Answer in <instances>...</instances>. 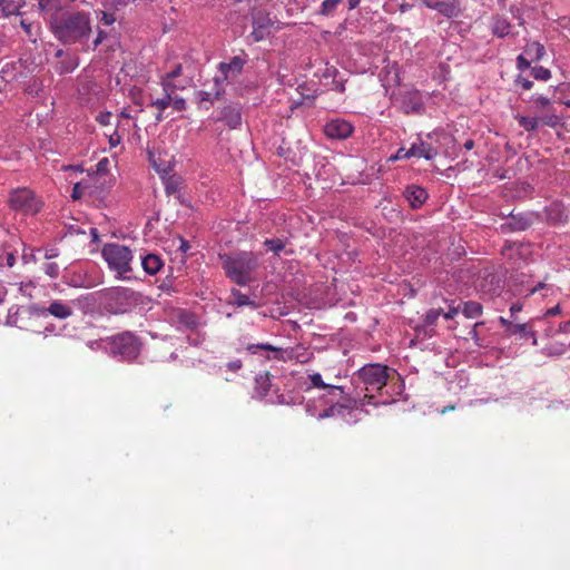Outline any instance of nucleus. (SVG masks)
I'll list each match as a JSON object with an SVG mask.
<instances>
[{
    "mask_svg": "<svg viewBox=\"0 0 570 570\" xmlns=\"http://www.w3.org/2000/svg\"><path fill=\"white\" fill-rule=\"evenodd\" d=\"M91 17L86 11L66 10L51 14L49 24L55 38L62 45H80L82 51H89V38L92 33Z\"/></svg>",
    "mask_w": 570,
    "mask_h": 570,
    "instance_id": "f257e3e1",
    "label": "nucleus"
},
{
    "mask_svg": "<svg viewBox=\"0 0 570 570\" xmlns=\"http://www.w3.org/2000/svg\"><path fill=\"white\" fill-rule=\"evenodd\" d=\"M222 268L226 276L239 286H246L256 281V272L261 257L253 252L219 254Z\"/></svg>",
    "mask_w": 570,
    "mask_h": 570,
    "instance_id": "f03ea898",
    "label": "nucleus"
},
{
    "mask_svg": "<svg viewBox=\"0 0 570 570\" xmlns=\"http://www.w3.org/2000/svg\"><path fill=\"white\" fill-rule=\"evenodd\" d=\"M146 297L131 288L112 287L99 293L100 307L109 314L120 315L131 312L139 305H144Z\"/></svg>",
    "mask_w": 570,
    "mask_h": 570,
    "instance_id": "7ed1b4c3",
    "label": "nucleus"
},
{
    "mask_svg": "<svg viewBox=\"0 0 570 570\" xmlns=\"http://www.w3.org/2000/svg\"><path fill=\"white\" fill-rule=\"evenodd\" d=\"M106 342L105 350L112 356L121 361H135L142 347L140 338L130 331H124L112 336L104 338Z\"/></svg>",
    "mask_w": 570,
    "mask_h": 570,
    "instance_id": "20e7f679",
    "label": "nucleus"
},
{
    "mask_svg": "<svg viewBox=\"0 0 570 570\" xmlns=\"http://www.w3.org/2000/svg\"><path fill=\"white\" fill-rule=\"evenodd\" d=\"M353 380L363 384L367 392H379L387 384L389 368L379 363L366 364L354 374Z\"/></svg>",
    "mask_w": 570,
    "mask_h": 570,
    "instance_id": "39448f33",
    "label": "nucleus"
},
{
    "mask_svg": "<svg viewBox=\"0 0 570 570\" xmlns=\"http://www.w3.org/2000/svg\"><path fill=\"white\" fill-rule=\"evenodd\" d=\"M102 257L108 263V266L124 278H126V274L131 271L130 262L132 254L127 246L106 244L102 248Z\"/></svg>",
    "mask_w": 570,
    "mask_h": 570,
    "instance_id": "423d86ee",
    "label": "nucleus"
},
{
    "mask_svg": "<svg viewBox=\"0 0 570 570\" xmlns=\"http://www.w3.org/2000/svg\"><path fill=\"white\" fill-rule=\"evenodd\" d=\"M11 209L23 215H36L42 207V202L29 188H18L10 193Z\"/></svg>",
    "mask_w": 570,
    "mask_h": 570,
    "instance_id": "0eeeda50",
    "label": "nucleus"
},
{
    "mask_svg": "<svg viewBox=\"0 0 570 570\" xmlns=\"http://www.w3.org/2000/svg\"><path fill=\"white\" fill-rule=\"evenodd\" d=\"M360 411L337 403L322 411L318 414V420L326 417H341L345 423L353 424L360 420Z\"/></svg>",
    "mask_w": 570,
    "mask_h": 570,
    "instance_id": "6e6552de",
    "label": "nucleus"
},
{
    "mask_svg": "<svg viewBox=\"0 0 570 570\" xmlns=\"http://www.w3.org/2000/svg\"><path fill=\"white\" fill-rule=\"evenodd\" d=\"M354 127L344 119H332L324 126L325 135L331 139H346L353 134Z\"/></svg>",
    "mask_w": 570,
    "mask_h": 570,
    "instance_id": "1a4fd4ad",
    "label": "nucleus"
},
{
    "mask_svg": "<svg viewBox=\"0 0 570 570\" xmlns=\"http://www.w3.org/2000/svg\"><path fill=\"white\" fill-rule=\"evenodd\" d=\"M214 83V88L210 91L199 90L196 94V99L199 108H204L206 110L209 109L210 106L214 105L215 101L219 100L224 94V89L222 86V81L218 77H216Z\"/></svg>",
    "mask_w": 570,
    "mask_h": 570,
    "instance_id": "9d476101",
    "label": "nucleus"
},
{
    "mask_svg": "<svg viewBox=\"0 0 570 570\" xmlns=\"http://www.w3.org/2000/svg\"><path fill=\"white\" fill-rule=\"evenodd\" d=\"M403 197L412 209L421 208L429 198L425 188L419 185H407L403 190Z\"/></svg>",
    "mask_w": 570,
    "mask_h": 570,
    "instance_id": "9b49d317",
    "label": "nucleus"
},
{
    "mask_svg": "<svg viewBox=\"0 0 570 570\" xmlns=\"http://www.w3.org/2000/svg\"><path fill=\"white\" fill-rule=\"evenodd\" d=\"M245 62H246V60L238 56L233 57L229 60V62H220L218 65V69L223 76L222 78H219L222 83L225 80H228L230 78H235L236 76H238L243 70Z\"/></svg>",
    "mask_w": 570,
    "mask_h": 570,
    "instance_id": "f8f14e48",
    "label": "nucleus"
},
{
    "mask_svg": "<svg viewBox=\"0 0 570 570\" xmlns=\"http://www.w3.org/2000/svg\"><path fill=\"white\" fill-rule=\"evenodd\" d=\"M46 311L49 312L50 316L60 321L67 320L73 315L72 303L61 299L51 301L46 307Z\"/></svg>",
    "mask_w": 570,
    "mask_h": 570,
    "instance_id": "ddd939ff",
    "label": "nucleus"
},
{
    "mask_svg": "<svg viewBox=\"0 0 570 570\" xmlns=\"http://www.w3.org/2000/svg\"><path fill=\"white\" fill-rule=\"evenodd\" d=\"M220 121H225L230 129H236L242 124L240 108L238 105L230 104L225 106L218 118Z\"/></svg>",
    "mask_w": 570,
    "mask_h": 570,
    "instance_id": "4468645a",
    "label": "nucleus"
},
{
    "mask_svg": "<svg viewBox=\"0 0 570 570\" xmlns=\"http://www.w3.org/2000/svg\"><path fill=\"white\" fill-rule=\"evenodd\" d=\"M271 20L267 17H255L253 20V31L250 38L253 41L258 42L264 40L269 35Z\"/></svg>",
    "mask_w": 570,
    "mask_h": 570,
    "instance_id": "2eb2a0df",
    "label": "nucleus"
},
{
    "mask_svg": "<svg viewBox=\"0 0 570 570\" xmlns=\"http://www.w3.org/2000/svg\"><path fill=\"white\" fill-rule=\"evenodd\" d=\"M438 155V151L434 147L429 144L420 142L413 144L410 149L404 153V158L410 157H423L428 160L433 159Z\"/></svg>",
    "mask_w": 570,
    "mask_h": 570,
    "instance_id": "dca6fc26",
    "label": "nucleus"
},
{
    "mask_svg": "<svg viewBox=\"0 0 570 570\" xmlns=\"http://www.w3.org/2000/svg\"><path fill=\"white\" fill-rule=\"evenodd\" d=\"M532 224V219L527 214L511 215V219L502 225V229L509 232L525 230Z\"/></svg>",
    "mask_w": 570,
    "mask_h": 570,
    "instance_id": "f3484780",
    "label": "nucleus"
},
{
    "mask_svg": "<svg viewBox=\"0 0 570 570\" xmlns=\"http://www.w3.org/2000/svg\"><path fill=\"white\" fill-rule=\"evenodd\" d=\"M511 22L503 16H494L492 18L491 31L498 38L507 37L511 31Z\"/></svg>",
    "mask_w": 570,
    "mask_h": 570,
    "instance_id": "a211bd4d",
    "label": "nucleus"
},
{
    "mask_svg": "<svg viewBox=\"0 0 570 570\" xmlns=\"http://www.w3.org/2000/svg\"><path fill=\"white\" fill-rule=\"evenodd\" d=\"M308 379L313 387L325 389L330 395H341L344 393V389L342 386L325 383L320 373L309 374Z\"/></svg>",
    "mask_w": 570,
    "mask_h": 570,
    "instance_id": "6ab92c4d",
    "label": "nucleus"
},
{
    "mask_svg": "<svg viewBox=\"0 0 570 570\" xmlns=\"http://www.w3.org/2000/svg\"><path fill=\"white\" fill-rule=\"evenodd\" d=\"M183 72L181 65H176L174 69L168 72L161 80V86L164 91H176L178 89H183L184 86L177 85L174 82V79L179 77Z\"/></svg>",
    "mask_w": 570,
    "mask_h": 570,
    "instance_id": "aec40b11",
    "label": "nucleus"
},
{
    "mask_svg": "<svg viewBox=\"0 0 570 570\" xmlns=\"http://www.w3.org/2000/svg\"><path fill=\"white\" fill-rule=\"evenodd\" d=\"M428 7L438 10L448 18H453L459 14V9L453 1H438L434 3H428Z\"/></svg>",
    "mask_w": 570,
    "mask_h": 570,
    "instance_id": "412c9836",
    "label": "nucleus"
},
{
    "mask_svg": "<svg viewBox=\"0 0 570 570\" xmlns=\"http://www.w3.org/2000/svg\"><path fill=\"white\" fill-rule=\"evenodd\" d=\"M144 271L149 275H155L163 267V261L158 255L148 254L141 259Z\"/></svg>",
    "mask_w": 570,
    "mask_h": 570,
    "instance_id": "4be33fe9",
    "label": "nucleus"
},
{
    "mask_svg": "<svg viewBox=\"0 0 570 570\" xmlns=\"http://www.w3.org/2000/svg\"><path fill=\"white\" fill-rule=\"evenodd\" d=\"M229 304L237 307L249 306L253 309L258 307V304L249 298L246 294H243L239 289L233 288L230 292Z\"/></svg>",
    "mask_w": 570,
    "mask_h": 570,
    "instance_id": "5701e85b",
    "label": "nucleus"
},
{
    "mask_svg": "<svg viewBox=\"0 0 570 570\" xmlns=\"http://www.w3.org/2000/svg\"><path fill=\"white\" fill-rule=\"evenodd\" d=\"M523 51L531 61H540L546 55L544 46L538 41L528 42Z\"/></svg>",
    "mask_w": 570,
    "mask_h": 570,
    "instance_id": "b1692460",
    "label": "nucleus"
},
{
    "mask_svg": "<svg viewBox=\"0 0 570 570\" xmlns=\"http://www.w3.org/2000/svg\"><path fill=\"white\" fill-rule=\"evenodd\" d=\"M255 390L259 396H265L271 389V377L269 374L263 373L256 376L255 379Z\"/></svg>",
    "mask_w": 570,
    "mask_h": 570,
    "instance_id": "393cba45",
    "label": "nucleus"
},
{
    "mask_svg": "<svg viewBox=\"0 0 570 570\" xmlns=\"http://www.w3.org/2000/svg\"><path fill=\"white\" fill-rule=\"evenodd\" d=\"M482 305L474 301L463 303L462 313L466 318H476L482 315Z\"/></svg>",
    "mask_w": 570,
    "mask_h": 570,
    "instance_id": "a878e982",
    "label": "nucleus"
},
{
    "mask_svg": "<svg viewBox=\"0 0 570 570\" xmlns=\"http://www.w3.org/2000/svg\"><path fill=\"white\" fill-rule=\"evenodd\" d=\"M515 119L520 127H522L528 132L535 131L540 126V120L538 117H525L521 115H517Z\"/></svg>",
    "mask_w": 570,
    "mask_h": 570,
    "instance_id": "bb28decb",
    "label": "nucleus"
},
{
    "mask_svg": "<svg viewBox=\"0 0 570 570\" xmlns=\"http://www.w3.org/2000/svg\"><path fill=\"white\" fill-rule=\"evenodd\" d=\"M515 334H520L522 337L527 338V337H532L533 338V344L535 345L537 344V337H535V334L534 332L530 331L529 330V326L528 324H512V326H510V331L508 333V335H515Z\"/></svg>",
    "mask_w": 570,
    "mask_h": 570,
    "instance_id": "cd10ccee",
    "label": "nucleus"
},
{
    "mask_svg": "<svg viewBox=\"0 0 570 570\" xmlns=\"http://www.w3.org/2000/svg\"><path fill=\"white\" fill-rule=\"evenodd\" d=\"M441 314V308H431L425 313L422 322V328L424 330L425 334H428V328L432 327L436 323Z\"/></svg>",
    "mask_w": 570,
    "mask_h": 570,
    "instance_id": "c85d7f7f",
    "label": "nucleus"
},
{
    "mask_svg": "<svg viewBox=\"0 0 570 570\" xmlns=\"http://www.w3.org/2000/svg\"><path fill=\"white\" fill-rule=\"evenodd\" d=\"M402 108L406 114L419 112L422 109V104L416 100V95H407L403 99Z\"/></svg>",
    "mask_w": 570,
    "mask_h": 570,
    "instance_id": "c756f323",
    "label": "nucleus"
},
{
    "mask_svg": "<svg viewBox=\"0 0 570 570\" xmlns=\"http://www.w3.org/2000/svg\"><path fill=\"white\" fill-rule=\"evenodd\" d=\"M341 3L342 0H324L318 13L324 17H332Z\"/></svg>",
    "mask_w": 570,
    "mask_h": 570,
    "instance_id": "7c9ffc66",
    "label": "nucleus"
},
{
    "mask_svg": "<svg viewBox=\"0 0 570 570\" xmlns=\"http://www.w3.org/2000/svg\"><path fill=\"white\" fill-rule=\"evenodd\" d=\"M175 91H165V96L163 98H158L151 102V106L156 107L158 110L164 111L171 105L173 94Z\"/></svg>",
    "mask_w": 570,
    "mask_h": 570,
    "instance_id": "2f4dec72",
    "label": "nucleus"
},
{
    "mask_svg": "<svg viewBox=\"0 0 570 570\" xmlns=\"http://www.w3.org/2000/svg\"><path fill=\"white\" fill-rule=\"evenodd\" d=\"M264 246L267 248V250L278 255L285 248V242L281 238H271L264 242Z\"/></svg>",
    "mask_w": 570,
    "mask_h": 570,
    "instance_id": "473e14b6",
    "label": "nucleus"
},
{
    "mask_svg": "<svg viewBox=\"0 0 570 570\" xmlns=\"http://www.w3.org/2000/svg\"><path fill=\"white\" fill-rule=\"evenodd\" d=\"M538 118L540 120V125H544L551 128H556L561 124V118L554 112H549Z\"/></svg>",
    "mask_w": 570,
    "mask_h": 570,
    "instance_id": "72a5a7b5",
    "label": "nucleus"
},
{
    "mask_svg": "<svg viewBox=\"0 0 570 570\" xmlns=\"http://www.w3.org/2000/svg\"><path fill=\"white\" fill-rule=\"evenodd\" d=\"M531 75L537 80H548L551 78V71L542 66H535L531 69Z\"/></svg>",
    "mask_w": 570,
    "mask_h": 570,
    "instance_id": "f704fd0d",
    "label": "nucleus"
},
{
    "mask_svg": "<svg viewBox=\"0 0 570 570\" xmlns=\"http://www.w3.org/2000/svg\"><path fill=\"white\" fill-rule=\"evenodd\" d=\"M258 350H263V351H272V352H277L279 353L282 350L281 348H277L268 343H259V344H249L247 345V351H249L250 353L255 354L257 353Z\"/></svg>",
    "mask_w": 570,
    "mask_h": 570,
    "instance_id": "c9c22d12",
    "label": "nucleus"
},
{
    "mask_svg": "<svg viewBox=\"0 0 570 570\" xmlns=\"http://www.w3.org/2000/svg\"><path fill=\"white\" fill-rule=\"evenodd\" d=\"M46 305L33 303L29 305V313L38 317H47L49 312L46 311Z\"/></svg>",
    "mask_w": 570,
    "mask_h": 570,
    "instance_id": "e433bc0d",
    "label": "nucleus"
},
{
    "mask_svg": "<svg viewBox=\"0 0 570 570\" xmlns=\"http://www.w3.org/2000/svg\"><path fill=\"white\" fill-rule=\"evenodd\" d=\"M43 272L51 278H57L59 276V265L57 263H46L43 265Z\"/></svg>",
    "mask_w": 570,
    "mask_h": 570,
    "instance_id": "4c0bfd02",
    "label": "nucleus"
},
{
    "mask_svg": "<svg viewBox=\"0 0 570 570\" xmlns=\"http://www.w3.org/2000/svg\"><path fill=\"white\" fill-rule=\"evenodd\" d=\"M530 65H531V60L529 58H527L524 52L517 57V68L520 71H524L525 69L530 68Z\"/></svg>",
    "mask_w": 570,
    "mask_h": 570,
    "instance_id": "58836bf2",
    "label": "nucleus"
},
{
    "mask_svg": "<svg viewBox=\"0 0 570 570\" xmlns=\"http://www.w3.org/2000/svg\"><path fill=\"white\" fill-rule=\"evenodd\" d=\"M85 188H86V185H83V183H81V181L75 184V186L72 188V194H71L72 199L76 200V199L81 198V196L83 195Z\"/></svg>",
    "mask_w": 570,
    "mask_h": 570,
    "instance_id": "ea45409f",
    "label": "nucleus"
},
{
    "mask_svg": "<svg viewBox=\"0 0 570 570\" xmlns=\"http://www.w3.org/2000/svg\"><path fill=\"white\" fill-rule=\"evenodd\" d=\"M459 312H460V305L455 306V305L451 304L449 306L448 312H444V313L442 312L441 315H443V317L445 320H452V318H454L459 314Z\"/></svg>",
    "mask_w": 570,
    "mask_h": 570,
    "instance_id": "a19ab883",
    "label": "nucleus"
},
{
    "mask_svg": "<svg viewBox=\"0 0 570 570\" xmlns=\"http://www.w3.org/2000/svg\"><path fill=\"white\" fill-rule=\"evenodd\" d=\"M106 37H107V32H106V31H104V30H98V32H97V37H96V38H95V40L92 41V46L90 47V49H89V50H96V49H97V47H98L99 45H101V43H102V41L106 39Z\"/></svg>",
    "mask_w": 570,
    "mask_h": 570,
    "instance_id": "79ce46f5",
    "label": "nucleus"
},
{
    "mask_svg": "<svg viewBox=\"0 0 570 570\" xmlns=\"http://www.w3.org/2000/svg\"><path fill=\"white\" fill-rule=\"evenodd\" d=\"M338 70L334 66H326L323 72V78H332L333 81L336 79Z\"/></svg>",
    "mask_w": 570,
    "mask_h": 570,
    "instance_id": "37998d69",
    "label": "nucleus"
},
{
    "mask_svg": "<svg viewBox=\"0 0 570 570\" xmlns=\"http://www.w3.org/2000/svg\"><path fill=\"white\" fill-rule=\"evenodd\" d=\"M171 105L177 111H183L186 109V101L184 98L180 97L173 98Z\"/></svg>",
    "mask_w": 570,
    "mask_h": 570,
    "instance_id": "c03bdc74",
    "label": "nucleus"
},
{
    "mask_svg": "<svg viewBox=\"0 0 570 570\" xmlns=\"http://www.w3.org/2000/svg\"><path fill=\"white\" fill-rule=\"evenodd\" d=\"M535 106L538 108L544 109L550 105V99L544 96H538L533 99Z\"/></svg>",
    "mask_w": 570,
    "mask_h": 570,
    "instance_id": "a18cd8bd",
    "label": "nucleus"
},
{
    "mask_svg": "<svg viewBox=\"0 0 570 570\" xmlns=\"http://www.w3.org/2000/svg\"><path fill=\"white\" fill-rule=\"evenodd\" d=\"M517 83L520 85L524 90H530L533 86V82L527 78L518 77Z\"/></svg>",
    "mask_w": 570,
    "mask_h": 570,
    "instance_id": "49530a36",
    "label": "nucleus"
},
{
    "mask_svg": "<svg viewBox=\"0 0 570 570\" xmlns=\"http://www.w3.org/2000/svg\"><path fill=\"white\" fill-rule=\"evenodd\" d=\"M20 26L21 28L24 30V32L27 33V36L31 39L33 33H32V23L31 22H28L27 20L22 19L20 21Z\"/></svg>",
    "mask_w": 570,
    "mask_h": 570,
    "instance_id": "de8ad7c7",
    "label": "nucleus"
},
{
    "mask_svg": "<svg viewBox=\"0 0 570 570\" xmlns=\"http://www.w3.org/2000/svg\"><path fill=\"white\" fill-rule=\"evenodd\" d=\"M87 345H88L91 350H98V348H104V350H105L106 342H104V338H100V340H96V341H89V342L87 343Z\"/></svg>",
    "mask_w": 570,
    "mask_h": 570,
    "instance_id": "09e8293b",
    "label": "nucleus"
},
{
    "mask_svg": "<svg viewBox=\"0 0 570 570\" xmlns=\"http://www.w3.org/2000/svg\"><path fill=\"white\" fill-rule=\"evenodd\" d=\"M110 118H111V114L110 112H104V114H99L97 116V121L100 124V125H108L109 121H110Z\"/></svg>",
    "mask_w": 570,
    "mask_h": 570,
    "instance_id": "8fccbe9b",
    "label": "nucleus"
},
{
    "mask_svg": "<svg viewBox=\"0 0 570 570\" xmlns=\"http://www.w3.org/2000/svg\"><path fill=\"white\" fill-rule=\"evenodd\" d=\"M101 21H102L105 24L109 26V24H111V23H114V22H115V17H114V14H112V13H108V12H105V11H104V12H102V16H101Z\"/></svg>",
    "mask_w": 570,
    "mask_h": 570,
    "instance_id": "3c124183",
    "label": "nucleus"
},
{
    "mask_svg": "<svg viewBox=\"0 0 570 570\" xmlns=\"http://www.w3.org/2000/svg\"><path fill=\"white\" fill-rule=\"evenodd\" d=\"M165 190L168 195H171L177 191V185L173 180H168L165 186Z\"/></svg>",
    "mask_w": 570,
    "mask_h": 570,
    "instance_id": "603ef678",
    "label": "nucleus"
},
{
    "mask_svg": "<svg viewBox=\"0 0 570 570\" xmlns=\"http://www.w3.org/2000/svg\"><path fill=\"white\" fill-rule=\"evenodd\" d=\"M58 255H59V252L57 248H50V249H46L43 257L46 259H52V258L58 257Z\"/></svg>",
    "mask_w": 570,
    "mask_h": 570,
    "instance_id": "864d4df0",
    "label": "nucleus"
},
{
    "mask_svg": "<svg viewBox=\"0 0 570 570\" xmlns=\"http://www.w3.org/2000/svg\"><path fill=\"white\" fill-rule=\"evenodd\" d=\"M558 332L569 333L570 332V320L559 324Z\"/></svg>",
    "mask_w": 570,
    "mask_h": 570,
    "instance_id": "5fc2aeb1",
    "label": "nucleus"
},
{
    "mask_svg": "<svg viewBox=\"0 0 570 570\" xmlns=\"http://www.w3.org/2000/svg\"><path fill=\"white\" fill-rule=\"evenodd\" d=\"M189 248H190V245H189L188 240L180 237L179 238V250H181L183 253H187Z\"/></svg>",
    "mask_w": 570,
    "mask_h": 570,
    "instance_id": "6e6d98bb",
    "label": "nucleus"
},
{
    "mask_svg": "<svg viewBox=\"0 0 570 570\" xmlns=\"http://www.w3.org/2000/svg\"><path fill=\"white\" fill-rule=\"evenodd\" d=\"M561 313V308L559 305H556L551 308H549L546 313H544V316H554V315H558Z\"/></svg>",
    "mask_w": 570,
    "mask_h": 570,
    "instance_id": "4d7b16f0",
    "label": "nucleus"
},
{
    "mask_svg": "<svg viewBox=\"0 0 570 570\" xmlns=\"http://www.w3.org/2000/svg\"><path fill=\"white\" fill-rule=\"evenodd\" d=\"M333 85H334V88L335 90L340 91V92H344L345 91V85H344V81L343 80H334L333 81Z\"/></svg>",
    "mask_w": 570,
    "mask_h": 570,
    "instance_id": "13d9d810",
    "label": "nucleus"
},
{
    "mask_svg": "<svg viewBox=\"0 0 570 570\" xmlns=\"http://www.w3.org/2000/svg\"><path fill=\"white\" fill-rule=\"evenodd\" d=\"M499 322H500V324H501L502 326H504V327H505V332H507V334H508V333H509V331H510V326H512V324H513V323H512V322H510V321H508V320H507V318H504L503 316H500V317H499Z\"/></svg>",
    "mask_w": 570,
    "mask_h": 570,
    "instance_id": "bf43d9fd",
    "label": "nucleus"
},
{
    "mask_svg": "<svg viewBox=\"0 0 570 570\" xmlns=\"http://www.w3.org/2000/svg\"><path fill=\"white\" fill-rule=\"evenodd\" d=\"M6 264L9 267H12L16 264V256L12 253H8L6 255Z\"/></svg>",
    "mask_w": 570,
    "mask_h": 570,
    "instance_id": "052dcab7",
    "label": "nucleus"
},
{
    "mask_svg": "<svg viewBox=\"0 0 570 570\" xmlns=\"http://www.w3.org/2000/svg\"><path fill=\"white\" fill-rule=\"evenodd\" d=\"M120 140H121V138H120V136L117 132L112 134L109 137V142L114 147L117 146L120 142Z\"/></svg>",
    "mask_w": 570,
    "mask_h": 570,
    "instance_id": "680f3d73",
    "label": "nucleus"
},
{
    "mask_svg": "<svg viewBox=\"0 0 570 570\" xmlns=\"http://www.w3.org/2000/svg\"><path fill=\"white\" fill-rule=\"evenodd\" d=\"M227 366L232 371H237L242 367V362L239 360H236V361L229 362L227 364Z\"/></svg>",
    "mask_w": 570,
    "mask_h": 570,
    "instance_id": "e2e57ef3",
    "label": "nucleus"
},
{
    "mask_svg": "<svg viewBox=\"0 0 570 570\" xmlns=\"http://www.w3.org/2000/svg\"><path fill=\"white\" fill-rule=\"evenodd\" d=\"M483 323L479 322V323H475L473 328L471 330L470 332V335L471 337L474 340V341H479V335H478V332H476V327H479L480 325H482Z\"/></svg>",
    "mask_w": 570,
    "mask_h": 570,
    "instance_id": "0e129e2a",
    "label": "nucleus"
},
{
    "mask_svg": "<svg viewBox=\"0 0 570 570\" xmlns=\"http://www.w3.org/2000/svg\"><path fill=\"white\" fill-rule=\"evenodd\" d=\"M372 399H373V395L365 394L364 397L361 400V405L371 404Z\"/></svg>",
    "mask_w": 570,
    "mask_h": 570,
    "instance_id": "69168bd1",
    "label": "nucleus"
},
{
    "mask_svg": "<svg viewBox=\"0 0 570 570\" xmlns=\"http://www.w3.org/2000/svg\"><path fill=\"white\" fill-rule=\"evenodd\" d=\"M361 0H347L348 9L353 10L360 4Z\"/></svg>",
    "mask_w": 570,
    "mask_h": 570,
    "instance_id": "338daca9",
    "label": "nucleus"
},
{
    "mask_svg": "<svg viewBox=\"0 0 570 570\" xmlns=\"http://www.w3.org/2000/svg\"><path fill=\"white\" fill-rule=\"evenodd\" d=\"M522 308V306L520 304H513L511 307H510V312L512 315H514L515 313L520 312Z\"/></svg>",
    "mask_w": 570,
    "mask_h": 570,
    "instance_id": "774afa93",
    "label": "nucleus"
}]
</instances>
